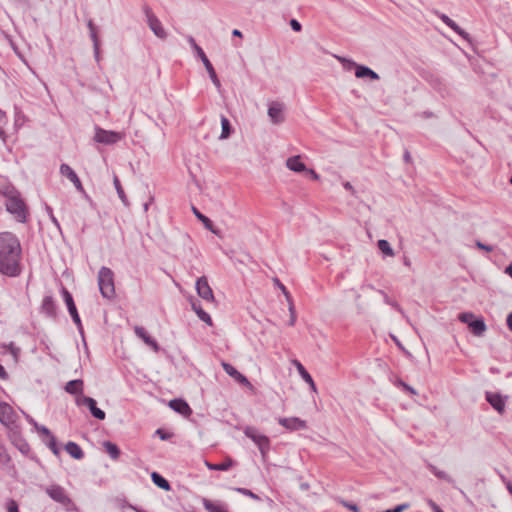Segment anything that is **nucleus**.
Segmentation results:
<instances>
[{"label":"nucleus","mask_w":512,"mask_h":512,"mask_svg":"<svg viewBox=\"0 0 512 512\" xmlns=\"http://www.w3.org/2000/svg\"><path fill=\"white\" fill-rule=\"evenodd\" d=\"M505 273L508 274L511 278H512V263H510L506 268H505Z\"/></svg>","instance_id":"nucleus-64"},{"label":"nucleus","mask_w":512,"mask_h":512,"mask_svg":"<svg viewBox=\"0 0 512 512\" xmlns=\"http://www.w3.org/2000/svg\"><path fill=\"white\" fill-rule=\"evenodd\" d=\"M46 444L50 448V450L53 452L54 455H59L60 449L58 447L57 440L54 435L49 437V440Z\"/></svg>","instance_id":"nucleus-40"},{"label":"nucleus","mask_w":512,"mask_h":512,"mask_svg":"<svg viewBox=\"0 0 512 512\" xmlns=\"http://www.w3.org/2000/svg\"><path fill=\"white\" fill-rule=\"evenodd\" d=\"M192 211L196 218L201 221L204 225V227L211 231L213 234H215L218 237H221L220 230L215 228L213 225V222L204 214H202L196 207L192 206Z\"/></svg>","instance_id":"nucleus-23"},{"label":"nucleus","mask_w":512,"mask_h":512,"mask_svg":"<svg viewBox=\"0 0 512 512\" xmlns=\"http://www.w3.org/2000/svg\"><path fill=\"white\" fill-rule=\"evenodd\" d=\"M221 127H222V131H221L220 139L229 138L232 133V126L230 124V121L223 115L221 116Z\"/></svg>","instance_id":"nucleus-37"},{"label":"nucleus","mask_w":512,"mask_h":512,"mask_svg":"<svg viewBox=\"0 0 512 512\" xmlns=\"http://www.w3.org/2000/svg\"><path fill=\"white\" fill-rule=\"evenodd\" d=\"M76 405L86 406L89 409L91 415L97 420H104L106 417L105 412L97 407V402L92 397L81 395L76 398Z\"/></svg>","instance_id":"nucleus-9"},{"label":"nucleus","mask_w":512,"mask_h":512,"mask_svg":"<svg viewBox=\"0 0 512 512\" xmlns=\"http://www.w3.org/2000/svg\"><path fill=\"white\" fill-rule=\"evenodd\" d=\"M17 415L11 405L6 402H0V423L7 428L16 422Z\"/></svg>","instance_id":"nucleus-12"},{"label":"nucleus","mask_w":512,"mask_h":512,"mask_svg":"<svg viewBox=\"0 0 512 512\" xmlns=\"http://www.w3.org/2000/svg\"><path fill=\"white\" fill-rule=\"evenodd\" d=\"M235 491L245 495V496H248L252 499H255V500H259V496L254 494L251 490L249 489H246V488H235Z\"/></svg>","instance_id":"nucleus-45"},{"label":"nucleus","mask_w":512,"mask_h":512,"mask_svg":"<svg viewBox=\"0 0 512 512\" xmlns=\"http://www.w3.org/2000/svg\"><path fill=\"white\" fill-rule=\"evenodd\" d=\"M87 26H88V29H89V32H90L91 40L93 42V48H94L95 57H96V59H98V56H99V39H98V35H97V29H96V26H95V24L93 23V21L91 19L88 20Z\"/></svg>","instance_id":"nucleus-31"},{"label":"nucleus","mask_w":512,"mask_h":512,"mask_svg":"<svg viewBox=\"0 0 512 512\" xmlns=\"http://www.w3.org/2000/svg\"><path fill=\"white\" fill-rule=\"evenodd\" d=\"M286 166L294 171V172H306L307 171V167L306 165L301 161V156L300 155H296V156H292V157H289L286 161Z\"/></svg>","instance_id":"nucleus-26"},{"label":"nucleus","mask_w":512,"mask_h":512,"mask_svg":"<svg viewBox=\"0 0 512 512\" xmlns=\"http://www.w3.org/2000/svg\"><path fill=\"white\" fill-rule=\"evenodd\" d=\"M288 304H289V312H290V319H289L288 325L294 326L295 322H296V311H295L294 303L290 302Z\"/></svg>","instance_id":"nucleus-43"},{"label":"nucleus","mask_w":512,"mask_h":512,"mask_svg":"<svg viewBox=\"0 0 512 512\" xmlns=\"http://www.w3.org/2000/svg\"><path fill=\"white\" fill-rule=\"evenodd\" d=\"M41 310L50 318L57 317V306L52 296H45L43 298Z\"/></svg>","instance_id":"nucleus-22"},{"label":"nucleus","mask_w":512,"mask_h":512,"mask_svg":"<svg viewBox=\"0 0 512 512\" xmlns=\"http://www.w3.org/2000/svg\"><path fill=\"white\" fill-rule=\"evenodd\" d=\"M377 246L379 250L386 256H393L394 252L390 243L385 239L378 240Z\"/></svg>","instance_id":"nucleus-39"},{"label":"nucleus","mask_w":512,"mask_h":512,"mask_svg":"<svg viewBox=\"0 0 512 512\" xmlns=\"http://www.w3.org/2000/svg\"><path fill=\"white\" fill-rule=\"evenodd\" d=\"M297 369L299 371V374L301 375L302 379L308 383L310 385V387L315 391L316 390V386H315V383L313 381V378L312 376L308 373V371L304 368V366L297 362Z\"/></svg>","instance_id":"nucleus-36"},{"label":"nucleus","mask_w":512,"mask_h":512,"mask_svg":"<svg viewBox=\"0 0 512 512\" xmlns=\"http://www.w3.org/2000/svg\"><path fill=\"white\" fill-rule=\"evenodd\" d=\"M60 173L63 176L67 177L74 184L75 188L79 192H82V193L85 192L79 177L77 176L75 171L68 164H62L60 166Z\"/></svg>","instance_id":"nucleus-19"},{"label":"nucleus","mask_w":512,"mask_h":512,"mask_svg":"<svg viewBox=\"0 0 512 512\" xmlns=\"http://www.w3.org/2000/svg\"><path fill=\"white\" fill-rule=\"evenodd\" d=\"M290 27L295 32H300L302 30L301 23L298 20H296V19H291L290 20Z\"/></svg>","instance_id":"nucleus-49"},{"label":"nucleus","mask_w":512,"mask_h":512,"mask_svg":"<svg viewBox=\"0 0 512 512\" xmlns=\"http://www.w3.org/2000/svg\"><path fill=\"white\" fill-rule=\"evenodd\" d=\"M435 476H436L437 478L441 479V480H444V481H446V482L450 483V484H453V483H454L453 478H452L450 475H448L445 471L439 470V471L435 474Z\"/></svg>","instance_id":"nucleus-44"},{"label":"nucleus","mask_w":512,"mask_h":512,"mask_svg":"<svg viewBox=\"0 0 512 512\" xmlns=\"http://www.w3.org/2000/svg\"><path fill=\"white\" fill-rule=\"evenodd\" d=\"M285 106L282 102L272 101L268 107V116L273 124H281L285 121Z\"/></svg>","instance_id":"nucleus-13"},{"label":"nucleus","mask_w":512,"mask_h":512,"mask_svg":"<svg viewBox=\"0 0 512 512\" xmlns=\"http://www.w3.org/2000/svg\"><path fill=\"white\" fill-rule=\"evenodd\" d=\"M135 334L144 341V343L146 345H148L149 347H151L153 349L154 352H158L160 350V346L159 344L157 343V341L152 338L148 333L147 331L145 330V328L141 327V326H136L135 329Z\"/></svg>","instance_id":"nucleus-20"},{"label":"nucleus","mask_w":512,"mask_h":512,"mask_svg":"<svg viewBox=\"0 0 512 512\" xmlns=\"http://www.w3.org/2000/svg\"><path fill=\"white\" fill-rule=\"evenodd\" d=\"M46 494L56 503L63 506L66 511H77V506L69 497L65 488L59 484H51L45 488Z\"/></svg>","instance_id":"nucleus-3"},{"label":"nucleus","mask_w":512,"mask_h":512,"mask_svg":"<svg viewBox=\"0 0 512 512\" xmlns=\"http://www.w3.org/2000/svg\"><path fill=\"white\" fill-rule=\"evenodd\" d=\"M121 139L119 133L114 131L104 130L102 128H96L94 140L98 143L111 145L118 142Z\"/></svg>","instance_id":"nucleus-14"},{"label":"nucleus","mask_w":512,"mask_h":512,"mask_svg":"<svg viewBox=\"0 0 512 512\" xmlns=\"http://www.w3.org/2000/svg\"><path fill=\"white\" fill-rule=\"evenodd\" d=\"M25 418L26 420L32 424L35 428H36V425H39L30 415L28 414H25Z\"/></svg>","instance_id":"nucleus-60"},{"label":"nucleus","mask_w":512,"mask_h":512,"mask_svg":"<svg viewBox=\"0 0 512 512\" xmlns=\"http://www.w3.org/2000/svg\"><path fill=\"white\" fill-rule=\"evenodd\" d=\"M103 447L105 448V451L109 454V456L113 460H117L120 457V454H121L120 449L115 443H112L110 441H105L103 443Z\"/></svg>","instance_id":"nucleus-35"},{"label":"nucleus","mask_w":512,"mask_h":512,"mask_svg":"<svg viewBox=\"0 0 512 512\" xmlns=\"http://www.w3.org/2000/svg\"><path fill=\"white\" fill-rule=\"evenodd\" d=\"M234 464H235V462L231 458H228L225 461H223L221 463H217V464H210V463L206 462L208 469L213 470V471H227L232 466H234Z\"/></svg>","instance_id":"nucleus-34"},{"label":"nucleus","mask_w":512,"mask_h":512,"mask_svg":"<svg viewBox=\"0 0 512 512\" xmlns=\"http://www.w3.org/2000/svg\"><path fill=\"white\" fill-rule=\"evenodd\" d=\"M36 430H37L40 434L45 435V436H46V437H48V438H49V437H51V436H53V434L51 433V431H50L47 427H45V426H43V425H36Z\"/></svg>","instance_id":"nucleus-47"},{"label":"nucleus","mask_w":512,"mask_h":512,"mask_svg":"<svg viewBox=\"0 0 512 512\" xmlns=\"http://www.w3.org/2000/svg\"><path fill=\"white\" fill-rule=\"evenodd\" d=\"M427 467L430 470V472L433 473L434 475L439 471V469L431 463H428Z\"/></svg>","instance_id":"nucleus-59"},{"label":"nucleus","mask_w":512,"mask_h":512,"mask_svg":"<svg viewBox=\"0 0 512 512\" xmlns=\"http://www.w3.org/2000/svg\"><path fill=\"white\" fill-rule=\"evenodd\" d=\"M475 245H476V247H477L478 249H480V250H484V251H486V252H492V251H493V249H494V248H493V246H491V245H487V244H484V243H482V242H481V241H479V240H477V241L475 242Z\"/></svg>","instance_id":"nucleus-48"},{"label":"nucleus","mask_w":512,"mask_h":512,"mask_svg":"<svg viewBox=\"0 0 512 512\" xmlns=\"http://www.w3.org/2000/svg\"><path fill=\"white\" fill-rule=\"evenodd\" d=\"M98 286L104 298L111 299L115 296L114 273L108 267H101L98 272Z\"/></svg>","instance_id":"nucleus-4"},{"label":"nucleus","mask_w":512,"mask_h":512,"mask_svg":"<svg viewBox=\"0 0 512 512\" xmlns=\"http://www.w3.org/2000/svg\"><path fill=\"white\" fill-rule=\"evenodd\" d=\"M188 41H189V43L191 44V46H192V48L194 49V51L197 53V49H198V48H201V47L196 43L195 39H194L192 36H190V37L188 38Z\"/></svg>","instance_id":"nucleus-53"},{"label":"nucleus","mask_w":512,"mask_h":512,"mask_svg":"<svg viewBox=\"0 0 512 512\" xmlns=\"http://www.w3.org/2000/svg\"><path fill=\"white\" fill-rule=\"evenodd\" d=\"M16 187L6 178L0 176V195L4 198L16 191Z\"/></svg>","instance_id":"nucleus-30"},{"label":"nucleus","mask_w":512,"mask_h":512,"mask_svg":"<svg viewBox=\"0 0 512 512\" xmlns=\"http://www.w3.org/2000/svg\"><path fill=\"white\" fill-rule=\"evenodd\" d=\"M428 503L434 512H444L433 500H429Z\"/></svg>","instance_id":"nucleus-52"},{"label":"nucleus","mask_w":512,"mask_h":512,"mask_svg":"<svg viewBox=\"0 0 512 512\" xmlns=\"http://www.w3.org/2000/svg\"><path fill=\"white\" fill-rule=\"evenodd\" d=\"M9 350L10 352L14 355V356H17V354L19 353V348L15 347V345L13 343H10L9 344Z\"/></svg>","instance_id":"nucleus-56"},{"label":"nucleus","mask_w":512,"mask_h":512,"mask_svg":"<svg viewBox=\"0 0 512 512\" xmlns=\"http://www.w3.org/2000/svg\"><path fill=\"white\" fill-rule=\"evenodd\" d=\"M196 291L197 294L207 302L214 301L213 291L208 283V280L205 276L199 277L196 281Z\"/></svg>","instance_id":"nucleus-16"},{"label":"nucleus","mask_w":512,"mask_h":512,"mask_svg":"<svg viewBox=\"0 0 512 512\" xmlns=\"http://www.w3.org/2000/svg\"><path fill=\"white\" fill-rule=\"evenodd\" d=\"M244 434L257 445L263 460H265L270 450L269 437L259 433V431L253 426L245 427Z\"/></svg>","instance_id":"nucleus-6"},{"label":"nucleus","mask_w":512,"mask_h":512,"mask_svg":"<svg viewBox=\"0 0 512 512\" xmlns=\"http://www.w3.org/2000/svg\"><path fill=\"white\" fill-rule=\"evenodd\" d=\"M344 505L353 512H359V507L354 503H344Z\"/></svg>","instance_id":"nucleus-54"},{"label":"nucleus","mask_w":512,"mask_h":512,"mask_svg":"<svg viewBox=\"0 0 512 512\" xmlns=\"http://www.w3.org/2000/svg\"><path fill=\"white\" fill-rule=\"evenodd\" d=\"M151 479H152V482L159 488L165 490V491H170L171 490V485L169 483V481L167 479H165L162 475H160L159 473L157 472H152L151 474Z\"/></svg>","instance_id":"nucleus-33"},{"label":"nucleus","mask_w":512,"mask_h":512,"mask_svg":"<svg viewBox=\"0 0 512 512\" xmlns=\"http://www.w3.org/2000/svg\"><path fill=\"white\" fill-rule=\"evenodd\" d=\"M191 307H192L193 311L197 314V316L199 317L200 320H202L203 322H205L209 326L213 325V321H212L211 316L206 311H204L202 309L199 300L192 299L191 300Z\"/></svg>","instance_id":"nucleus-24"},{"label":"nucleus","mask_w":512,"mask_h":512,"mask_svg":"<svg viewBox=\"0 0 512 512\" xmlns=\"http://www.w3.org/2000/svg\"><path fill=\"white\" fill-rule=\"evenodd\" d=\"M440 18L448 27H450L459 36H461L463 39L467 41H470L469 34L465 30H463L455 21H453L445 14H442Z\"/></svg>","instance_id":"nucleus-25"},{"label":"nucleus","mask_w":512,"mask_h":512,"mask_svg":"<svg viewBox=\"0 0 512 512\" xmlns=\"http://www.w3.org/2000/svg\"><path fill=\"white\" fill-rule=\"evenodd\" d=\"M335 58L343 64V67L347 70L355 68V76L357 78H370L371 80H379L380 76L373 71L371 68L365 65H360L354 62L351 59H347L345 57L336 56Z\"/></svg>","instance_id":"nucleus-5"},{"label":"nucleus","mask_w":512,"mask_h":512,"mask_svg":"<svg viewBox=\"0 0 512 512\" xmlns=\"http://www.w3.org/2000/svg\"><path fill=\"white\" fill-rule=\"evenodd\" d=\"M278 423L289 431H298L307 428L306 421L298 417H280Z\"/></svg>","instance_id":"nucleus-17"},{"label":"nucleus","mask_w":512,"mask_h":512,"mask_svg":"<svg viewBox=\"0 0 512 512\" xmlns=\"http://www.w3.org/2000/svg\"><path fill=\"white\" fill-rule=\"evenodd\" d=\"M113 184H114V186H115V189H116V191H117V194H118V196H119L120 200L122 201V203H123L124 205H126V206H127V205L129 204V203H128L127 196H126V194H125V192H124V190H123V187H122V185H121V183H120L119 178H118L116 175L114 176Z\"/></svg>","instance_id":"nucleus-38"},{"label":"nucleus","mask_w":512,"mask_h":512,"mask_svg":"<svg viewBox=\"0 0 512 512\" xmlns=\"http://www.w3.org/2000/svg\"><path fill=\"white\" fill-rule=\"evenodd\" d=\"M469 328L475 336H482L486 331V324L483 318H475L469 323Z\"/></svg>","instance_id":"nucleus-29"},{"label":"nucleus","mask_w":512,"mask_h":512,"mask_svg":"<svg viewBox=\"0 0 512 512\" xmlns=\"http://www.w3.org/2000/svg\"><path fill=\"white\" fill-rule=\"evenodd\" d=\"M47 210H48V211H49V213L51 214V220H52V222H53L57 227H59V226H60V225H59V222H58V220L53 216V214H52V209H51L50 207H47Z\"/></svg>","instance_id":"nucleus-61"},{"label":"nucleus","mask_w":512,"mask_h":512,"mask_svg":"<svg viewBox=\"0 0 512 512\" xmlns=\"http://www.w3.org/2000/svg\"><path fill=\"white\" fill-rule=\"evenodd\" d=\"M21 245L12 232L0 233V273L15 277L21 272Z\"/></svg>","instance_id":"nucleus-1"},{"label":"nucleus","mask_w":512,"mask_h":512,"mask_svg":"<svg viewBox=\"0 0 512 512\" xmlns=\"http://www.w3.org/2000/svg\"><path fill=\"white\" fill-rule=\"evenodd\" d=\"M458 319L463 322V323H466L469 325V323L475 319V316L473 313H470V312H464V313H460L459 316H458Z\"/></svg>","instance_id":"nucleus-42"},{"label":"nucleus","mask_w":512,"mask_h":512,"mask_svg":"<svg viewBox=\"0 0 512 512\" xmlns=\"http://www.w3.org/2000/svg\"><path fill=\"white\" fill-rule=\"evenodd\" d=\"M169 407L173 409L175 412L189 417L192 414V409L188 405V403L183 399H172L169 402Z\"/></svg>","instance_id":"nucleus-21"},{"label":"nucleus","mask_w":512,"mask_h":512,"mask_svg":"<svg viewBox=\"0 0 512 512\" xmlns=\"http://www.w3.org/2000/svg\"><path fill=\"white\" fill-rule=\"evenodd\" d=\"M8 512H19L18 504L14 500H10L7 506Z\"/></svg>","instance_id":"nucleus-50"},{"label":"nucleus","mask_w":512,"mask_h":512,"mask_svg":"<svg viewBox=\"0 0 512 512\" xmlns=\"http://www.w3.org/2000/svg\"><path fill=\"white\" fill-rule=\"evenodd\" d=\"M156 434L159 436V438H160L161 440H167V439H169V438H170V436H171L170 434L166 433V432H165L164 430H162V429H157V430H156Z\"/></svg>","instance_id":"nucleus-51"},{"label":"nucleus","mask_w":512,"mask_h":512,"mask_svg":"<svg viewBox=\"0 0 512 512\" xmlns=\"http://www.w3.org/2000/svg\"><path fill=\"white\" fill-rule=\"evenodd\" d=\"M61 293H62L63 300L67 306L68 312H69L73 322L76 324L79 332L82 333L83 332L82 322H81L80 316L78 314L72 294L64 286H62V288H61Z\"/></svg>","instance_id":"nucleus-8"},{"label":"nucleus","mask_w":512,"mask_h":512,"mask_svg":"<svg viewBox=\"0 0 512 512\" xmlns=\"http://www.w3.org/2000/svg\"><path fill=\"white\" fill-rule=\"evenodd\" d=\"M343 187H344L346 190L350 191L352 194H355V190H354V188H353V186H352V184H351L350 182H345V183L343 184Z\"/></svg>","instance_id":"nucleus-57"},{"label":"nucleus","mask_w":512,"mask_h":512,"mask_svg":"<svg viewBox=\"0 0 512 512\" xmlns=\"http://www.w3.org/2000/svg\"><path fill=\"white\" fill-rule=\"evenodd\" d=\"M221 366L224 369V371L239 384L246 386V387L252 386L250 381L247 379V377L245 375H243L242 373H240L233 365H231L227 362H222Z\"/></svg>","instance_id":"nucleus-18"},{"label":"nucleus","mask_w":512,"mask_h":512,"mask_svg":"<svg viewBox=\"0 0 512 512\" xmlns=\"http://www.w3.org/2000/svg\"><path fill=\"white\" fill-rule=\"evenodd\" d=\"M8 438L12 442V444L23 454L28 455L30 452V445L28 442L22 437L20 431L18 429L10 428L8 433Z\"/></svg>","instance_id":"nucleus-11"},{"label":"nucleus","mask_w":512,"mask_h":512,"mask_svg":"<svg viewBox=\"0 0 512 512\" xmlns=\"http://www.w3.org/2000/svg\"><path fill=\"white\" fill-rule=\"evenodd\" d=\"M507 396H503L498 392L487 391L485 393L486 401L500 414L503 415L506 410Z\"/></svg>","instance_id":"nucleus-10"},{"label":"nucleus","mask_w":512,"mask_h":512,"mask_svg":"<svg viewBox=\"0 0 512 512\" xmlns=\"http://www.w3.org/2000/svg\"><path fill=\"white\" fill-rule=\"evenodd\" d=\"M65 450L72 458L76 460H81L84 457V452L81 447L73 441L66 443Z\"/></svg>","instance_id":"nucleus-28"},{"label":"nucleus","mask_w":512,"mask_h":512,"mask_svg":"<svg viewBox=\"0 0 512 512\" xmlns=\"http://www.w3.org/2000/svg\"><path fill=\"white\" fill-rule=\"evenodd\" d=\"M274 282L280 288V291H282L283 294L285 295L287 302L288 303L293 302V299H292L290 293L288 292L287 288L279 281V279L275 278Z\"/></svg>","instance_id":"nucleus-41"},{"label":"nucleus","mask_w":512,"mask_h":512,"mask_svg":"<svg viewBox=\"0 0 512 512\" xmlns=\"http://www.w3.org/2000/svg\"><path fill=\"white\" fill-rule=\"evenodd\" d=\"M403 158H404V161L406 163H410L411 162L412 157H411V154H410V152L408 150H405Z\"/></svg>","instance_id":"nucleus-58"},{"label":"nucleus","mask_w":512,"mask_h":512,"mask_svg":"<svg viewBox=\"0 0 512 512\" xmlns=\"http://www.w3.org/2000/svg\"><path fill=\"white\" fill-rule=\"evenodd\" d=\"M83 381L81 379H74L66 383L64 389L71 395H77L78 397L83 395Z\"/></svg>","instance_id":"nucleus-27"},{"label":"nucleus","mask_w":512,"mask_h":512,"mask_svg":"<svg viewBox=\"0 0 512 512\" xmlns=\"http://www.w3.org/2000/svg\"><path fill=\"white\" fill-rule=\"evenodd\" d=\"M143 12L146 16L147 24L152 32L160 39H166L167 33L163 28L160 20L153 13L152 9L148 5L143 6Z\"/></svg>","instance_id":"nucleus-7"},{"label":"nucleus","mask_w":512,"mask_h":512,"mask_svg":"<svg viewBox=\"0 0 512 512\" xmlns=\"http://www.w3.org/2000/svg\"><path fill=\"white\" fill-rule=\"evenodd\" d=\"M306 172L310 173V175L312 176V178L314 180H318L319 179V175L313 169H307Z\"/></svg>","instance_id":"nucleus-62"},{"label":"nucleus","mask_w":512,"mask_h":512,"mask_svg":"<svg viewBox=\"0 0 512 512\" xmlns=\"http://www.w3.org/2000/svg\"><path fill=\"white\" fill-rule=\"evenodd\" d=\"M4 205H5L7 212H9L11 215H13L14 218L18 222H20V223L27 222V218L29 215L28 207H27L24 199L22 198L19 190H16L14 193L7 196L5 198Z\"/></svg>","instance_id":"nucleus-2"},{"label":"nucleus","mask_w":512,"mask_h":512,"mask_svg":"<svg viewBox=\"0 0 512 512\" xmlns=\"http://www.w3.org/2000/svg\"><path fill=\"white\" fill-rule=\"evenodd\" d=\"M397 386L402 387L405 391L409 392L410 394H413V395L417 394L413 387H411L410 385H408L407 383H405L401 379H399L397 381Z\"/></svg>","instance_id":"nucleus-46"},{"label":"nucleus","mask_w":512,"mask_h":512,"mask_svg":"<svg viewBox=\"0 0 512 512\" xmlns=\"http://www.w3.org/2000/svg\"><path fill=\"white\" fill-rule=\"evenodd\" d=\"M197 56L201 59L203 66H205V69L208 72L212 83L215 85L217 90L220 91V89H221L220 80L215 72L213 65L211 64L210 60L208 59V57L206 56V54L202 48L197 49Z\"/></svg>","instance_id":"nucleus-15"},{"label":"nucleus","mask_w":512,"mask_h":512,"mask_svg":"<svg viewBox=\"0 0 512 512\" xmlns=\"http://www.w3.org/2000/svg\"><path fill=\"white\" fill-rule=\"evenodd\" d=\"M202 504L207 512H228L223 504L211 501L207 498H202Z\"/></svg>","instance_id":"nucleus-32"},{"label":"nucleus","mask_w":512,"mask_h":512,"mask_svg":"<svg viewBox=\"0 0 512 512\" xmlns=\"http://www.w3.org/2000/svg\"><path fill=\"white\" fill-rule=\"evenodd\" d=\"M0 378L3 380L8 379V373L6 372L3 365L0 364Z\"/></svg>","instance_id":"nucleus-55"},{"label":"nucleus","mask_w":512,"mask_h":512,"mask_svg":"<svg viewBox=\"0 0 512 512\" xmlns=\"http://www.w3.org/2000/svg\"><path fill=\"white\" fill-rule=\"evenodd\" d=\"M507 326L510 331H512V312L507 317Z\"/></svg>","instance_id":"nucleus-63"}]
</instances>
